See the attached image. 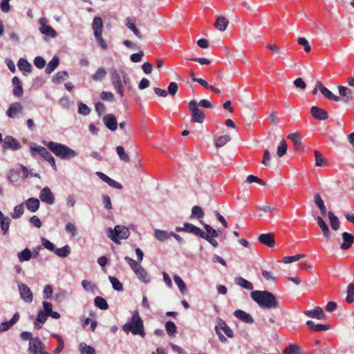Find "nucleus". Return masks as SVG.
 <instances>
[{
  "label": "nucleus",
  "instance_id": "nucleus-1",
  "mask_svg": "<svg viewBox=\"0 0 354 354\" xmlns=\"http://www.w3.org/2000/svg\"><path fill=\"white\" fill-rule=\"evenodd\" d=\"M250 297L262 308L272 309L279 306L275 295L268 290H253Z\"/></svg>",
  "mask_w": 354,
  "mask_h": 354
},
{
  "label": "nucleus",
  "instance_id": "nucleus-2",
  "mask_svg": "<svg viewBox=\"0 0 354 354\" xmlns=\"http://www.w3.org/2000/svg\"><path fill=\"white\" fill-rule=\"evenodd\" d=\"M46 146L51 152L62 159L68 160L78 155L77 151L61 143L50 141Z\"/></svg>",
  "mask_w": 354,
  "mask_h": 354
},
{
  "label": "nucleus",
  "instance_id": "nucleus-3",
  "mask_svg": "<svg viewBox=\"0 0 354 354\" xmlns=\"http://www.w3.org/2000/svg\"><path fill=\"white\" fill-rule=\"evenodd\" d=\"M122 328L126 333L131 332L133 335H140L142 337L145 335L143 322L138 311L133 313L131 321L125 324Z\"/></svg>",
  "mask_w": 354,
  "mask_h": 354
},
{
  "label": "nucleus",
  "instance_id": "nucleus-4",
  "mask_svg": "<svg viewBox=\"0 0 354 354\" xmlns=\"http://www.w3.org/2000/svg\"><path fill=\"white\" fill-rule=\"evenodd\" d=\"M189 109L191 111V120L194 123L201 124L205 120V111L198 107L196 100H191L189 102Z\"/></svg>",
  "mask_w": 354,
  "mask_h": 354
},
{
  "label": "nucleus",
  "instance_id": "nucleus-5",
  "mask_svg": "<svg viewBox=\"0 0 354 354\" xmlns=\"http://www.w3.org/2000/svg\"><path fill=\"white\" fill-rule=\"evenodd\" d=\"M130 234L129 229L122 225H116L113 230H110L109 237L115 243H120L119 239H125Z\"/></svg>",
  "mask_w": 354,
  "mask_h": 354
},
{
  "label": "nucleus",
  "instance_id": "nucleus-6",
  "mask_svg": "<svg viewBox=\"0 0 354 354\" xmlns=\"http://www.w3.org/2000/svg\"><path fill=\"white\" fill-rule=\"evenodd\" d=\"M216 333L218 336V338L221 342H225L227 341L226 337L221 333L220 330H222L224 333L228 337H233L234 333L232 330V329L227 326L226 322L219 319L218 321V324L215 326Z\"/></svg>",
  "mask_w": 354,
  "mask_h": 354
},
{
  "label": "nucleus",
  "instance_id": "nucleus-7",
  "mask_svg": "<svg viewBox=\"0 0 354 354\" xmlns=\"http://www.w3.org/2000/svg\"><path fill=\"white\" fill-rule=\"evenodd\" d=\"M46 346L39 337L31 339L28 344V351L29 354H51L45 351Z\"/></svg>",
  "mask_w": 354,
  "mask_h": 354
},
{
  "label": "nucleus",
  "instance_id": "nucleus-8",
  "mask_svg": "<svg viewBox=\"0 0 354 354\" xmlns=\"http://www.w3.org/2000/svg\"><path fill=\"white\" fill-rule=\"evenodd\" d=\"M2 148L3 150L10 149L12 150H18L21 148L19 142L10 136H7L3 140Z\"/></svg>",
  "mask_w": 354,
  "mask_h": 354
},
{
  "label": "nucleus",
  "instance_id": "nucleus-9",
  "mask_svg": "<svg viewBox=\"0 0 354 354\" xmlns=\"http://www.w3.org/2000/svg\"><path fill=\"white\" fill-rule=\"evenodd\" d=\"M18 288L21 299L27 303H31L33 300V295L28 286L26 284L19 283Z\"/></svg>",
  "mask_w": 354,
  "mask_h": 354
},
{
  "label": "nucleus",
  "instance_id": "nucleus-10",
  "mask_svg": "<svg viewBox=\"0 0 354 354\" xmlns=\"http://www.w3.org/2000/svg\"><path fill=\"white\" fill-rule=\"evenodd\" d=\"M111 79L114 88L117 90L118 94L121 96H124V91L122 88V84L120 80V76L116 70H112L111 72Z\"/></svg>",
  "mask_w": 354,
  "mask_h": 354
},
{
  "label": "nucleus",
  "instance_id": "nucleus-11",
  "mask_svg": "<svg viewBox=\"0 0 354 354\" xmlns=\"http://www.w3.org/2000/svg\"><path fill=\"white\" fill-rule=\"evenodd\" d=\"M39 24H40V32L48 37L55 38L57 37V34L56 31L49 25H47L46 19L44 18H41L39 19Z\"/></svg>",
  "mask_w": 354,
  "mask_h": 354
},
{
  "label": "nucleus",
  "instance_id": "nucleus-12",
  "mask_svg": "<svg viewBox=\"0 0 354 354\" xmlns=\"http://www.w3.org/2000/svg\"><path fill=\"white\" fill-rule=\"evenodd\" d=\"M39 198L48 205H53L55 202V196L48 187H44L39 193Z\"/></svg>",
  "mask_w": 354,
  "mask_h": 354
},
{
  "label": "nucleus",
  "instance_id": "nucleus-13",
  "mask_svg": "<svg viewBox=\"0 0 354 354\" xmlns=\"http://www.w3.org/2000/svg\"><path fill=\"white\" fill-rule=\"evenodd\" d=\"M310 114L317 120H326L328 118L327 111L316 106H313L310 108Z\"/></svg>",
  "mask_w": 354,
  "mask_h": 354
},
{
  "label": "nucleus",
  "instance_id": "nucleus-14",
  "mask_svg": "<svg viewBox=\"0 0 354 354\" xmlns=\"http://www.w3.org/2000/svg\"><path fill=\"white\" fill-rule=\"evenodd\" d=\"M304 314L309 317L316 318L320 320L326 319V315L322 308L319 306L315 307L313 310H308L304 311Z\"/></svg>",
  "mask_w": 354,
  "mask_h": 354
},
{
  "label": "nucleus",
  "instance_id": "nucleus-15",
  "mask_svg": "<svg viewBox=\"0 0 354 354\" xmlns=\"http://www.w3.org/2000/svg\"><path fill=\"white\" fill-rule=\"evenodd\" d=\"M24 108L19 102L12 103L6 111V115L10 118H15L17 114L23 112Z\"/></svg>",
  "mask_w": 354,
  "mask_h": 354
},
{
  "label": "nucleus",
  "instance_id": "nucleus-16",
  "mask_svg": "<svg viewBox=\"0 0 354 354\" xmlns=\"http://www.w3.org/2000/svg\"><path fill=\"white\" fill-rule=\"evenodd\" d=\"M317 87L319 88V91L321 93L327 97L328 99L335 101L339 102L340 98L339 96L333 94L329 89H328L325 86H324L320 82L317 83Z\"/></svg>",
  "mask_w": 354,
  "mask_h": 354
},
{
  "label": "nucleus",
  "instance_id": "nucleus-17",
  "mask_svg": "<svg viewBox=\"0 0 354 354\" xmlns=\"http://www.w3.org/2000/svg\"><path fill=\"white\" fill-rule=\"evenodd\" d=\"M96 175L104 183H107L109 186L118 189H122V185L116 182L115 180H113L112 178H109L107 175L101 172V171H97Z\"/></svg>",
  "mask_w": 354,
  "mask_h": 354
},
{
  "label": "nucleus",
  "instance_id": "nucleus-18",
  "mask_svg": "<svg viewBox=\"0 0 354 354\" xmlns=\"http://www.w3.org/2000/svg\"><path fill=\"white\" fill-rule=\"evenodd\" d=\"M257 239L260 243L270 248H273L274 247V236L272 233L261 234L259 236Z\"/></svg>",
  "mask_w": 354,
  "mask_h": 354
},
{
  "label": "nucleus",
  "instance_id": "nucleus-19",
  "mask_svg": "<svg viewBox=\"0 0 354 354\" xmlns=\"http://www.w3.org/2000/svg\"><path fill=\"white\" fill-rule=\"evenodd\" d=\"M103 122L105 126L111 131H115L118 127L116 118L113 114H107L103 118Z\"/></svg>",
  "mask_w": 354,
  "mask_h": 354
},
{
  "label": "nucleus",
  "instance_id": "nucleus-20",
  "mask_svg": "<svg viewBox=\"0 0 354 354\" xmlns=\"http://www.w3.org/2000/svg\"><path fill=\"white\" fill-rule=\"evenodd\" d=\"M184 232L193 234L200 238H202L205 236V232L201 228L189 223H184Z\"/></svg>",
  "mask_w": 354,
  "mask_h": 354
},
{
  "label": "nucleus",
  "instance_id": "nucleus-21",
  "mask_svg": "<svg viewBox=\"0 0 354 354\" xmlns=\"http://www.w3.org/2000/svg\"><path fill=\"white\" fill-rule=\"evenodd\" d=\"M30 151L32 156H34L35 153H37L46 161L53 156L52 154L44 147H30Z\"/></svg>",
  "mask_w": 354,
  "mask_h": 354
},
{
  "label": "nucleus",
  "instance_id": "nucleus-22",
  "mask_svg": "<svg viewBox=\"0 0 354 354\" xmlns=\"http://www.w3.org/2000/svg\"><path fill=\"white\" fill-rule=\"evenodd\" d=\"M343 243L340 246V248L343 250L349 249L351 245L354 243V236L348 232H343L342 234Z\"/></svg>",
  "mask_w": 354,
  "mask_h": 354
},
{
  "label": "nucleus",
  "instance_id": "nucleus-23",
  "mask_svg": "<svg viewBox=\"0 0 354 354\" xmlns=\"http://www.w3.org/2000/svg\"><path fill=\"white\" fill-rule=\"evenodd\" d=\"M338 90L344 102L348 103L353 100V92L350 88L346 86H339Z\"/></svg>",
  "mask_w": 354,
  "mask_h": 354
},
{
  "label": "nucleus",
  "instance_id": "nucleus-24",
  "mask_svg": "<svg viewBox=\"0 0 354 354\" xmlns=\"http://www.w3.org/2000/svg\"><path fill=\"white\" fill-rule=\"evenodd\" d=\"M234 315L241 320L242 322L247 324H252L254 322V319L248 313L242 310H236L234 312Z\"/></svg>",
  "mask_w": 354,
  "mask_h": 354
},
{
  "label": "nucleus",
  "instance_id": "nucleus-25",
  "mask_svg": "<svg viewBox=\"0 0 354 354\" xmlns=\"http://www.w3.org/2000/svg\"><path fill=\"white\" fill-rule=\"evenodd\" d=\"M12 83L15 86L12 91L13 95L18 97H21L24 94V90L19 78L18 77H14L12 80Z\"/></svg>",
  "mask_w": 354,
  "mask_h": 354
},
{
  "label": "nucleus",
  "instance_id": "nucleus-26",
  "mask_svg": "<svg viewBox=\"0 0 354 354\" xmlns=\"http://www.w3.org/2000/svg\"><path fill=\"white\" fill-rule=\"evenodd\" d=\"M92 28L93 30L94 36L97 35H102L103 30V22L101 17H94L92 24Z\"/></svg>",
  "mask_w": 354,
  "mask_h": 354
},
{
  "label": "nucleus",
  "instance_id": "nucleus-27",
  "mask_svg": "<svg viewBox=\"0 0 354 354\" xmlns=\"http://www.w3.org/2000/svg\"><path fill=\"white\" fill-rule=\"evenodd\" d=\"M27 209L31 212H37L40 205V202L38 198H29L25 202Z\"/></svg>",
  "mask_w": 354,
  "mask_h": 354
},
{
  "label": "nucleus",
  "instance_id": "nucleus-28",
  "mask_svg": "<svg viewBox=\"0 0 354 354\" xmlns=\"http://www.w3.org/2000/svg\"><path fill=\"white\" fill-rule=\"evenodd\" d=\"M134 272L138 276V279L142 282L147 283L150 281V277L146 271V270L141 266H139L135 270Z\"/></svg>",
  "mask_w": 354,
  "mask_h": 354
},
{
  "label": "nucleus",
  "instance_id": "nucleus-29",
  "mask_svg": "<svg viewBox=\"0 0 354 354\" xmlns=\"http://www.w3.org/2000/svg\"><path fill=\"white\" fill-rule=\"evenodd\" d=\"M229 24V21L223 16L217 17L214 26L219 31H224L226 30Z\"/></svg>",
  "mask_w": 354,
  "mask_h": 354
},
{
  "label": "nucleus",
  "instance_id": "nucleus-30",
  "mask_svg": "<svg viewBox=\"0 0 354 354\" xmlns=\"http://www.w3.org/2000/svg\"><path fill=\"white\" fill-rule=\"evenodd\" d=\"M316 219L319 227L322 231L324 236L326 239H328L330 236V232L328 225L321 216H317Z\"/></svg>",
  "mask_w": 354,
  "mask_h": 354
},
{
  "label": "nucleus",
  "instance_id": "nucleus-31",
  "mask_svg": "<svg viewBox=\"0 0 354 354\" xmlns=\"http://www.w3.org/2000/svg\"><path fill=\"white\" fill-rule=\"evenodd\" d=\"M48 315L44 310H39L37 317L34 322L35 328L37 329L41 328L44 323L46 321Z\"/></svg>",
  "mask_w": 354,
  "mask_h": 354
},
{
  "label": "nucleus",
  "instance_id": "nucleus-32",
  "mask_svg": "<svg viewBox=\"0 0 354 354\" xmlns=\"http://www.w3.org/2000/svg\"><path fill=\"white\" fill-rule=\"evenodd\" d=\"M306 325L312 330L316 332H319L322 330H326L330 328V326L329 324H315L314 322L311 320H308L306 322Z\"/></svg>",
  "mask_w": 354,
  "mask_h": 354
},
{
  "label": "nucleus",
  "instance_id": "nucleus-33",
  "mask_svg": "<svg viewBox=\"0 0 354 354\" xmlns=\"http://www.w3.org/2000/svg\"><path fill=\"white\" fill-rule=\"evenodd\" d=\"M10 223L11 220L8 217L5 216L0 210V225L3 234H6L8 232Z\"/></svg>",
  "mask_w": 354,
  "mask_h": 354
},
{
  "label": "nucleus",
  "instance_id": "nucleus-34",
  "mask_svg": "<svg viewBox=\"0 0 354 354\" xmlns=\"http://www.w3.org/2000/svg\"><path fill=\"white\" fill-rule=\"evenodd\" d=\"M18 67L19 69L26 75V73H29L31 72L32 66L31 64L25 59L21 58L18 61Z\"/></svg>",
  "mask_w": 354,
  "mask_h": 354
},
{
  "label": "nucleus",
  "instance_id": "nucleus-35",
  "mask_svg": "<svg viewBox=\"0 0 354 354\" xmlns=\"http://www.w3.org/2000/svg\"><path fill=\"white\" fill-rule=\"evenodd\" d=\"M288 138L292 141L296 150H299L301 148V140L297 133H290Z\"/></svg>",
  "mask_w": 354,
  "mask_h": 354
},
{
  "label": "nucleus",
  "instance_id": "nucleus-36",
  "mask_svg": "<svg viewBox=\"0 0 354 354\" xmlns=\"http://www.w3.org/2000/svg\"><path fill=\"white\" fill-rule=\"evenodd\" d=\"M234 281L236 285L246 289L248 290H252L253 289V285L252 283L245 279L241 277H237L235 278Z\"/></svg>",
  "mask_w": 354,
  "mask_h": 354
},
{
  "label": "nucleus",
  "instance_id": "nucleus-37",
  "mask_svg": "<svg viewBox=\"0 0 354 354\" xmlns=\"http://www.w3.org/2000/svg\"><path fill=\"white\" fill-rule=\"evenodd\" d=\"M314 201H315V203L318 206L321 214L324 216L326 215V206L324 203V201H323L321 196L319 195V194H318V193L315 194Z\"/></svg>",
  "mask_w": 354,
  "mask_h": 354
},
{
  "label": "nucleus",
  "instance_id": "nucleus-38",
  "mask_svg": "<svg viewBox=\"0 0 354 354\" xmlns=\"http://www.w3.org/2000/svg\"><path fill=\"white\" fill-rule=\"evenodd\" d=\"M328 216L330 226L333 230H338L340 227V222L338 218L332 212H328Z\"/></svg>",
  "mask_w": 354,
  "mask_h": 354
},
{
  "label": "nucleus",
  "instance_id": "nucleus-39",
  "mask_svg": "<svg viewBox=\"0 0 354 354\" xmlns=\"http://www.w3.org/2000/svg\"><path fill=\"white\" fill-rule=\"evenodd\" d=\"M315 157V165L317 167H324L328 165V162L324 156L317 150L314 151Z\"/></svg>",
  "mask_w": 354,
  "mask_h": 354
},
{
  "label": "nucleus",
  "instance_id": "nucleus-40",
  "mask_svg": "<svg viewBox=\"0 0 354 354\" xmlns=\"http://www.w3.org/2000/svg\"><path fill=\"white\" fill-rule=\"evenodd\" d=\"M134 22L135 21H131L130 18L128 17V18L126 19L125 25L127 26V27L129 29H130L135 34V35L138 38L142 39V35L141 32H140V30L135 26Z\"/></svg>",
  "mask_w": 354,
  "mask_h": 354
},
{
  "label": "nucleus",
  "instance_id": "nucleus-41",
  "mask_svg": "<svg viewBox=\"0 0 354 354\" xmlns=\"http://www.w3.org/2000/svg\"><path fill=\"white\" fill-rule=\"evenodd\" d=\"M59 59L57 56H54L51 61L48 64L45 71L48 74H50L59 65Z\"/></svg>",
  "mask_w": 354,
  "mask_h": 354
},
{
  "label": "nucleus",
  "instance_id": "nucleus-42",
  "mask_svg": "<svg viewBox=\"0 0 354 354\" xmlns=\"http://www.w3.org/2000/svg\"><path fill=\"white\" fill-rule=\"evenodd\" d=\"M53 252L58 257L64 258L66 257L68 254H70L71 249L68 245H66L61 248H55Z\"/></svg>",
  "mask_w": 354,
  "mask_h": 354
},
{
  "label": "nucleus",
  "instance_id": "nucleus-43",
  "mask_svg": "<svg viewBox=\"0 0 354 354\" xmlns=\"http://www.w3.org/2000/svg\"><path fill=\"white\" fill-rule=\"evenodd\" d=\"M106 75V71L104 68H99L97 71L91 76L93 81H102Z\"/></svg>",
  "mask_w": 354,
  "mask_h": 354
},
{
  "label": "nucleus",
  "instance_id": "nucleus-44",
  "mask_svg": "<svg viewBox=\"0 0 354 354\" xmlns=\"http://www.w3.org/2000/svg\"><path fill=\"white\" fill-rule=\"evenodd\" d=\"M116 152L120 159L127 163L130 162V158L129 155L125 152L124 149L122 146H118L116 147Z\"/></svg>",
  "mask_w": 354,
  "mask_h": 354
},
{
  "label": "nucleus",
  "instance_id": "nucleus-45",
  "mask_svg": "<svg viewBox=\"0 0 354 354\" xmlns=\"http://www.w3.org/2000/svg\"><path fill=\"white\" fill-rule=\"evenodd\" d=\"M300 347L295 344H290L283 351V354H300Z\"/></svg>",
  "mask_w": 354,
  "mask_h": 354
},
{
  "label": "nucleus",
  "instance_id": "nucleus-46",
  "mask_svg": "<svg viewBox=\"0 0 354 354\" xmlns=\"http://www.w3.org/2000/svg\"><path fill=\"white\" fill-rule=\"evenodd\" d=\"M80 351L81 354H96L94 348L84 342L80 344Z\"/></svg>",
  "mask_w": 354,
  "mask_h": 354
},
{
  "label": "nucleus",
  "instance_id": "nucleus-47",
  "mask_svg": "<svg viewBox=\"0 0 354 354\" xmlns=\"http://www.w3.org/2000/svg\"><path fill=\"white\" fill-rule=\"evenodd\" d=\"M95 305L101 310H107L109 305L106 301L102 297L97 296L94 299Z\"/></svg>",
  "mask_w": 354,
  "mask_h": 354
},
{
  "label": "nucleus",
  "instance_id": "nucleus-48",
  "mask_svg": "<svg viewBox=\"0 0 354 354\" xmlns=\"http://www.w3.org/2000/svg\"><path fill=\"white\" fill-rule=\"evenodd\" d=\"M17 256L19 261L23 262L30 260L32 257V253L29 249L26 248L21 252H19Z\"/></svg>",
  "mask_w": 354,
  "mask_h": 354
},
{
  "label": "nucleus",
  "instance_id": "nucleus-49",
  "mask_svg": "<svg viewBox=\"0 0 354 354\" xmlns=\"http://www.w3.org/2000/svg\"><path fill=\"white\" fill-rule=\"evenodd\" d=\"M174 280L176 284L178 286L180 292L182 294H185L187 290V286L185 283L183 281V279L178 275H174Z\"/></svg>",
  "mask_w": 354,
  "mask_h": 354
},
{
  "label": "nucleus",
  "instance_id": "nucleus-50",
  "mask_svg": "<svg viewBox=\"0 0 354 354\" xmlns=\"http://www.w3.org/2000/svg\"><path fill=\"white\" fill-rule=\"evenodd\" d=\"M346 301L348 304H352L354 301V283H351L347 287Z\"/></svg>",
  "mask_w": 354,
  "mask_h": 354
},
{
  "label": "nucleus",
  "instance_id": "nucleus-51",
  "mask_svg": "<svg viewBox=\"0 0 354 354\" xmlns=\"http://www.w3.org/2000/svg\"><path fill=\"white\" fill-rule=\"evenodd\" d=\"M155 236L158 241H164L168 239L171 236V234L170 233H168L167 232L164 230H156Z\"/></svg>",
  "mask_w": 354,
  "mask_h": 354
},
{
  "label": "nucleus",
  "instance_id": "nucleus-52",
  "mask_svg": "<svg viewBox=\"0 0 354 354\" xmlns=\"http://www.w3.org/2000/svg\"><path fill=\"white\" fill-rule=\"evenodd\" d=\"M287 153V143L285 140H281L277 147V154L279 157H282Z\"/></svg>",
  "mask_w": 354,
  "mask_h": 354
},
{
  "label": "nucleus",
  "instance_id": "nucleus-53",
  "mask_svg": "<svg viewBox=\"0 0 354 354\" xmlns=\"http://www.w3.org/2000/svg\"><path fill=\"white\" fill-rule=\"evenodd\" d=\"M109 279L110 282L111 283L112 287L114 290H115L117 291L122 290L123 286H122V283L116 277L109 276Z\"/></svg>",
  "mask_w": 354,
  "mask_h": 354
},
{
  "label": "nucleus",
  "instance_id": "nucleus-54",
  "mask_svg": "<svg viewBox=\"0 0 354 354\" xmlns=\"http://www.w3.org/2000/svg\"><path fill=\"white\" fill-rule=\"evenodd\" d=\"M230 140L231 138L229 135L221 136L218 137L216 140L215 145L216 147H221L227 143Z\"/></svg>",
  "mask_w": 354,
  "mask_h": 354
},
{
  "label": "nucleus",
  "instance_id": "nucleus-55",
  "mask_svg": "<svg viewBox=\"0 0 354 354\" xmlns=\"http://www.w3.org/2000/svg\"><path fill=\"white\" fill-rule=\"evenodd\" d=\"M204 216V212L202 208L198 205H195L192 209L191 217H196L198 219Z\"/></svg>",
  "mask_w": 354,
  "mask_h": 354
},
{
  "label": "nucleus",
  "instance_id": "nucleus-56",
  "mask_svg": "<svg viewBox=\"0 0 354 354\" xmlns=\"http://www.w3.org/2000/svg\"><path fill=\"white\" fill-rule=\"evenodd\" d=\"M165 328L169 336L174 335L176 333V326L174 322L171 321H168L165 324Z\"/></svg>",
  "mask_w": 354,
  "mask_h": 354
},
{
  "label": "nucleus",
  "instance_id": "nucleus-57",
  "mask_svg": "<svg viewBox=\"0 0 354 354\" xmlns=\"http://www.w3.org/2000/svg\"><path fill=\"white\" fill-rule=\"evenodd\" d=\"M23 205H19L15 207L13 212L11 213V217L14 219L19 218L24 214Z\"/></svg>",
  "mask_w": 354,
  "mask_h": 354
},
{
  "label": "nucleus",
  "instance_id": "nucleus-58",
  "mask_svg": "<svg viewBox=\"0 0 354 354\" xmlns=\"http://www.w3.org/2000/svg\"><path fill=\"white\" fill-rule=\"evenodd\" d=\"M68 77V73L66 71H59L53 77V82L55 84L59 83L62 80H64Z\"/></svg>",
  "mask_w": 354,
  "mask_h": 354
},
{
  "label": "nucleus",
  "instance_id": "nucleus-59",
  "mask_svg": "<svg viewBox=\"0 0 354 354\" xmlns=\"http://www.w3.org/2000/svg\"><path fill=\"white\" fill-rule=\"evenodd\" d=\"M306 257L305 254H296L294 256H287L283 258V262L285 263H290L294 261H297L301 259Z\"/></svg>",
  "mask_w": 354,
  "mask_h": 354
},
{
  "label": "nucleus",
  "instance_id": "nucleus-60",
  "mask_svg": "<svg viewBox=\"0 0 354 354\" xmlns=\"http://www.w3.org/2000/svg\"><path fill=\"white\" fill-rule=\"evenodd\" d=\"M91 112V109L83 102L78 103V113L83 115H88Z\"/></svg>",
  "mask_w": 354,
  "mask_h": 354
},
{
  "label": "nucleus",
  "instance_id": "nucleus-61",
  "mask_svg": "<svg viewBox=\"0 0 354 354\" xmlns=\"http://www.w3.org/2000/svg\"><path fill=\"white\" fill-rule=\"evenodd\" d=\"M245 182L248 184H250L252 183H257L263 186H264L266 185L265 183L261 178H259L254 175L248 176L245 179Z\"/></svg>",
  "mask_w": 354,
  "mask_h": 354
},
{
  "label": "nucleus",
  "instance_id": "nucleus-62",
  "mask_svg": "<svg viewBox=\"0 0 354 354\" xmlns=\"http://www.w3.org/2000/svg\"><path fill=\"white\" fill-rule=\"evenodd\" d=\"M178 90V86L176 82H172L169 84L167 88V93L171 95V96H174Z\"/></svg>",
  "mask_w": 354,
  "mask_h": 354
},
{
  "label": "nucleus",
  "instance_id": "nucleus-63",
  "mask_svg": "<svg viewBox=\"0 0 354 354\" xmlns=\"http://www.w3.org/2000/svg\"><path fill=\"white\" fill-rule=\"evenodd\" d=\"M297 43L304 47V49L306 52H310L311 50V47L308 41V40L305 37H299L297 39Z\"/></svg>",
  "mask_w": 354,
  "mask_h": 354
},
{
  "label": "nucleus",
  "instance_id": "nucleus-64",
  "mask_svg": "<svg viewBox=\"0 0 354 354\" xmlns=\"http://www.w3.org/2000/svg\"><path fill=\"white\" fill-rule=\"evenodd\" d=\"M54 337H55L57 339L58 346L53 351V354H59V353H61V351L64 348V340L62 339V338L59 335H55Z\"/></svg>",
  "mask_w": 354,
  "mask_h": 354
}]
</instances>
